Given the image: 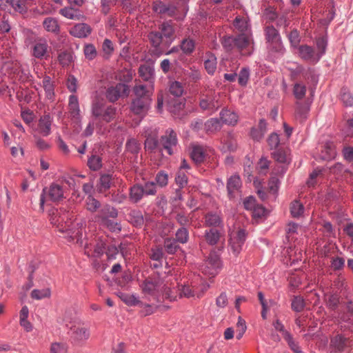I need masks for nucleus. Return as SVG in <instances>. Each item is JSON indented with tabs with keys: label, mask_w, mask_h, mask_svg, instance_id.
Instances as JSON below:
<instances>
[{
	"label": "nucleus",
	"mask_w": 353,
	"mask_h": 353,
	"mask_svg": "<svg viewBox=\"0 0 353 353\" xmlns=\"http://www.w3.org/2000/svg\"><path fill=\"white\" fill-rule=\"evenodd\" d=\"M87 165L92 171L100 170L103 165L101 156L97 152H92L88 157Z\"/></svg>",
	"instance_id": "30"
},
{
	"label": "nucleus",
	"mask_w": 353,
	"mask_h": 353,
	"mask_svg": "<svg viewBox=\"0 0 353 353\" xmlns=\"http://www.w3.org/2000/svg\"><path fill=\"white\" fill-rule=\"evenodd\" d=\"M314 70L311 68H305L303 65H298L292 71V77L294 81H299L301 79H307L312 77Z\"/></svg>",
	"instance_id": "21"
},
{
	"label": "nucleus",
	"mask_w": 353,
	"mask_h": 353,
	"mask_svg": "<svg viewBox=\"0 0 353 353\" xmlns=\"http://www.w3.org/2000/svg\"><path fill=\"white\" fill-rule=\"evenodd\" d=\"M220 118L223 123L227 125H234L237 123L239 116L236 112L230 110L224 109L220 113Z\"/></svg>",
	"instance_id": "28"
},
{
	"label": "nucleus",
	"mask_w": 353,
	"mask_h": 353,
	"mask_svg": "<svg viewBox=\"0 0 353 353\" xmlns=\"http://www.w3.org/2000/svg\"><path fill=\"white\" fill-rule=\"evenodd\" d=\"M208 151L210 150L203 146L194 145L191 152V157L196 163H201L208 156Z\"/></svg>",
	"instance_id": "23"
},
{
	"label": "nucleus",
	"mask_w": 353,
	"mask_h": 353,
	"mask_svg": "<svg viewBox=\"0 0 353 353\" xmlns=\"http://www.w3.org/2000/svg\"><path fill=\"white\" fill-rule=\"evenodd\" d=\"M42 86L45 91L46 97L50 101H52L54 96V85L50 77L46 76L42 80Z\"/></svg>",
	"instance_id": "34"
},
{
	"label": "nucleus",
	"mask_w": 353,
	"mask_h": 353,
	"mask_svg": "<svg viewBox=\"0 0 353 353\" xmlns=\"http://www.w3.org/2000/svg\"><path fill=\"white\" fill-rule=\"evenodd\" d=\"M304 211L303 205L299 201H294L290 205V212L293 217L301 216Z\"/></svg>",
	"instance_id": "44"
},
{
	"label": "nucleus",
	"mask_w": 353,
	"mask_h": 353,
	"mask_svg": "<svg viewBox=\"0 0 353 353\" xmlns=\"http://www.w3.org/2000/svg\"><path fill=\"white\" fill-rule=\"evenodd\" d=\"M151 99L135 98L131 104V110L136 114L145 115L149 108Z\"/></svg>",
	"instance_id": "16"
},
{
	"label": "nucleus",
	"mask_w": 353,
	"mask_h": 353,
	"mask_svg": "<svg viewBox=\"0 0 353 353\" xmlns=\"http://www.w3.org/2000/svg\"><path fill=\"white\" fill-rule=\"evenodd\" d=\"M12 10L21 14L25 13L28 10V5L21 0H12L11 11Z\"/></svg>",
	"instance_id": "48"
},
{
	"label": "nucleus",
	"mask_w": 353,
	"mask_h": 353,
	"mask_svg": "<svg viewBox=\"0 0 353 353\" xmlns=\"http://www.w3.org/2000/svg\"><path fill=\"white\" fill-rule=\"evenodd\" d=\"M100 205V202L91 196H89L85 200V208L91 212H96Z\"/></svg>",
	"instance_id": "50"
},
{
	"label": "nucleus",
	"mask_w": 353,
	"mask_h": 353,
	"mask_svg": "<svg viewBox=\"0 0 353 353\" xmlns=\"http://www.w3.org/2000/svg\"><path fill=\"white\" fill-rule=\"evenodd\" d=\"M159 29L165 40V45L170 44L175 38L174 29L171 21L163 23Z\"/></svg>",
	"instance_id": "17"
},
{
	"label": "nucleus",
	"mask_w": 353,
	"mask_h": 353,
	"mask_svg": "<svg viewBox=\"0 0 353 353\" xmlns=\"http://www.w3.org/2000/svg\"><path fill=\"white\" fill-rule=\"evenodd\" d=\"M71 338L76 343H81L90 336L88 330L85 327L74 326L71 327Z\"/></svg>",
	"instance_id": "18"
},
{
	"label": "nucleus",
	"mask_w": 353,
	"mask_h": 353,
	"mask_svg": "<svg viewBox=\"0 0 353 353\" xmlns=\"http://www.w3.org/2000/svg\"><path fill=\"white\" fill-rule=\"evenodd\" d=\"M72 57L70 52H63L59 54L58 60L62 66H68L72 61Z\"/></svg>",
	"instance_id": "58"
},
{
	"label": "nucleus",
	"mask_w": 353,
	"mask_h": 353,
	"mask_svg": "<svg viewBox=\"0 0 353 353\" xmlns=\"http://www.w3.org/2000/svg\"><path fill=\"white\" fill-rule=\"evenodd\" d=\"M234 29L239 32V34L245 32H251L248 21L245 17L237 16L233 22Z\"/></svg>",
	"instance_id": "29"
},
{
	"label": "nucleus",
	"mask_w": 353,
	"mask_h": 353,
	"mask_svg": "<svg viewBox=\"0 0 353 353\" xmlns=\"http://www.w3.org/2000/svg\"><path fill=\"white\" fill-rule=\"evenodd\" d=\"M204 225L211 228L223 229V223L221 216L213 212H209L205 216Z\"/></svg>",
	"instance_id": "19"
},
{
	"label": "nucleus",
	"mask_w": 353,
	"mask_h": 353,
	"mask_svg": "<svg viewBox=\"0 0 353 353\" xmlns=\"http://www.w3.org/2000/svg\"><path fill=\"white\" fill-rule=\"evenodd\" d=\"M194 41L190 38L184 39L181 43V49L187 54H191L194 51Z\"/></svg>",
	"instance_id": "45"
},
{
	"label": "nucleus",
	"mask_w": 353,
	"mask_h": 353,
	"mask_svg": "<svg viewBox=\"0 0 353 353\" xmlns=\"http://www.w3.org/2000/svg\"><path fill=\"white\" fill-rule=\"evenodd\" d=\"M59 13L62 16L72 20H80L83 17L79 10L70 7L61 9Z\"/></svg>",
	"instance_id": "36"
},
{
	"label": "nucleus",
	"mask_w": 353,
	"mask_h": 353,
	"mask_svg": "<svg viewBox=\"0 0 353 353\" xmlns=\"http://www.w3.org/2000/svg\"><path fill=\"white\" fill-rule=\"evenodd\" d=\"M237 148L236 141L232 137L228 136L223 141V145L222 150L224 152H234Z\"/></svg>",
	"instance_id": "46"
},
{
	"label": "nucleus",
	"mask_w": 353,
	"mask_h": 353,
	"mask_svg": "<svg viewBox=\"0 0 353 353\" xmlns=\"http://www.w3.org/2000/svg\"><path fill=\"white\" fill-rule=\"evenodd\" d=\"M117 215V210L114 207L106 204L103 205L102 208L99 210L97 218L99 219V221L101 222L103 221V219H114L116 218Z\"/></svg>",
	"instance_id": "24"
},
{
	"label": "nucleus",
	"mask_w": 353,
	"mask_h": 353,
	"mask_svg": "<svg viewBox=\"0 0 353 353\" xmlns=\"http://www.w3.org/2000/svg\"><path fill=\"white\" fill-rule=\"evenodd\" d=\"M207 288L208 287L204 285L202 287L201 291L199 292L197 288H195L194 286H190L189 285H181L180 287H179L178 290H176L174 288H171V290L174 292L176 296H179V297L183 296L186 298L196 296L197 298H200L207 290Z\"/></svg>",
	"instance_id": "10"
},
{
	"label": "nucleus",
	"mask_w": 353,
	"mask_h": 353,
	"mask_svg": "<svg viewBox=\"0 0 353 353\" xmlns=\"http://www.w3.org/2000/svg\"><path fill=\"white\" fill-rule=\"evenodd\" d=\"M175 181L176 184L181 188L184 187L188 183V177L183 170H179L176 174Z\"/></svg>",
	"instance_id": "60"
},
{
	"label": "nucleus",
	"mask_w": 353,
	"mask_h": 353,
	"mask_svg": "<svg viewBox=\"0 0 353 353\" xmlns=\"http://www.w3.org/2000/svg\"><path fill=\"white\" fill-rule=\"evenodd\" d=\"M48 45L47 41L40 39L37 41L33 48V55L37 59L47 58L48 56Z\"/></svg>",
	"instance_id": "20"
},
{
	"label": "nucleus",
	"mask_w": 353,
	"mask_h": 353,
	"mask_svg": "<svg viewBox=\"0 0 353 353\" xmlns=\"http://www.w3.org/2000/svg\"><path fill=\"white\" fill-rule=\"evenodd\" d=\"M128 92V86L119 83L114 86L109 87L106 90V97L110 102H115L120 97L125 96Z\"/></svg>",
	"instance_id": "11"
},
{
	"label": "nucleus",
	"mask_w": 353,
	"mask_h": 353,
	"mask_svg": "<svg viewBox=\"0 0 353 353\" xmlns=\"http://www.w3.org/2000/svg\"><path fill=\"white\" fill-rule=\"evenodd\" d=\"M64 192L63 186L58 183H53L49 188H45L40 196V208L43 210L46 197L52 201H59L65 197Z\"/></svg>",
	"instance_id": "6"
},
{
	"label": "nucleus",
	"mask_w": 353,
	"mask_h": 353,
	"mask_svg": "<svg viewBox=\"0 0 353 353\" xmlns=\"http://www.w3.org/2000/svg\"><path fill=\"white\" fill-rule=\"evenodd\" d=\"M221 268L219 255L215 251H212L208 259L201 266V272L209 276H216Z\"/></svg>",
	"instance_id": "5"
},
{
	"label": "nucleus",
	"mask_w": 353,
	"mask_h": 353,
	"mask_svg": "<svg viewBox=\"0 0 353 353\" xmlns=\"http://www.w3.org/2000/svg\"><path fill=\"white\" fill-rule=\"evenodd\" d=\"M43 26L46 30L53 33H59V25L57 20L53 17H47L43 22Z\"/></svg>",
	"instance_id": "37"
},
{
	"label": "nucleus",
	"mask_w": 353,
	"mask_h": 353,
	"mask_svg": "<svg viewBox=\"0 0 353 353\" xmlns=\"http://www.w3.org/2000/svg\"><path fill=\"white\" fill-rule=\"evenodd\" d=\"M136 98H146L151 99L152 86L150 84H138L134 87Z\"/></svg>",
	"instance_id": "25"
},
{
	"label": "nucleus",
	"mask_w": 353,
	"mask_h": 353,
	"mask_svg": "<svg viewBox=\"0 0 353 353\" xmlns=\"http://www.w3.org/2000/svg\"><path fill=\"white\" fill-rule=\"evenodd\" d=\"M353 341L352 339L341 334L336 335L330 341L331 347L337 353H341L351 347Z\"/></svg>",
	"instance_id": "12"
},
{
	"label": "nucleus",
	"mask_w": 353,
	"mask_h": 353,
	"mask_svg": "<svg viewBox=\"0 0 353 353\" xmlns=\"http://www.w3.org/2000/svg\"><path fill=\"white\" fill-rule=\"evenodd\" d=\"M113 177L110 174H103L99 179V190L103 192L110 188L112 184Z\"/></svg>",
	"instance_id": "38"
},
{
	"label": "nucleus",
	"mask_w": 353,
	"mask_h": 353,
	"mask_svg": "<svg viewBox=\"0 0 353 353\" xmlns=\"http://www.w3.org/2000/svg\"><path fill=\"white\" fill-rule=\"evenodd\" d=\"M49 217L51 224L55 226L60 232L67 229L68 223L72 220L74 215L65 208H52L49 211Z\"/></svg>",
	"instance_id": "4"
},
{
	"label": "nucleus",
	"mask_w": 353,
	"mask_h": 353,
	"mask_svg": "<svg viewBox=\"0 0 353 353\" xmlns=\"http://www.w3.org/2000/svg\"><path fill=\"white\" fill-rule=\"evenodd\" d=\"M272 155L273 159L279 163H290V159L287 155V153L285 152V151H284L283 150H276L275 152H274L272 154Z\"/></svg>",
	"instance_id": "49"
},
{
	"label": "nucleus",
	"mask_w": 353,
	"mask_h": 353,
	"mask_svg": "<svg viewBox=\"0 0 353 353\" xmlns=\"http://www.w3.org/2000/svg\"><path fill=\"white\" fill-rule=\"evenodd\" d=\"M253 39L251 32L239 34L235 37V48L243 54H250L253 50Z\"/></svg>",
	"instance_id": "8"
},
{
	"label": "nucleus",
	"mask_w": 353,
	"mask_h": 353,
	"mask_svg": "<svg viewBox=\"0 0 353 353\" xmlns=\"http://www.w3.org/2000/svg\"><path fill=\"white\" fill-rule=\"evenodd\" d=\"M84 226L85 222L74 223L71 220L68 223L67 229L63 233L65 234V237L70 241L81 244Z\"/></svg>",
	"instance_id": "7"
},
{
	"label": "nucleus",
	"mask_w": 353,
	"mask_h": 353,
	"mask_svg": "<svg viewBox=\"0 0 353 353\" xmlns=\"http://www.w3.org/2000/svg\"><path fill=\"white\" fill-rule=\"evenodd\" d=\"M153 10L157 13L165 14L169 17L174 16L176 12L175 8L167 7L163 3L159 1H156L153 3Z\"/></svg>",
	"instance_id": "31"
},
{
	"label": "nucleus",
	"mask_w": 353,
	"mask_h": 353,
	"mask_svg": "<svg viewBox=\"0 0 353 353\" xmlns=\"http://www.w3.org/2000/svg\"><path fill=\"white\" fill-rule=\"evenodd\" d=\"M316 48H317V50H316V52L318 56L319 57V58L321 59V57L323 56V54L325 52V48L327 46V41L325 38L320 37L316 39Z\"/></svg>",
	"instance_id": "57"
},
{
	"label": "nucleus",
	"mask_w": 353,
	"mask_h": 353,
	"mask_svg": "<svg viewBox=\"0 0 353 353\" xmlns=\"http://www.w3.org/2000/svg\"><path fill=\"white\" fill-rule=\"evenodd\" d=\"M216 64L217 62L216 57L213 54L208 52L204 61V66L209 74H213L215 72L216 70Z\"/></svg>",
	"instance_id": "33"
},
{
	"label": "nucleus",
	"mask_w": 353,
	"mask_h": 353,
	"mask_svg": "<svg viewBox=\"0 0 353 353\" xmlns=\"http://www.w3.org/2000/svg\"><path fill=\"white\" fill-rule=\"evenodd\" d=\"M176 241L181 243H185L188 239V232L185 228H179L176 233Z\"/></svg>",
	"instance_id": "59"
},
{
	"label": "nucleus",
	"mask_w": 353,
	"mask_h": 353,
	"mask_svg": "<svg viewBox=\"0 0 353 353\" xmlns=\"http://www.w3.org/2000/svg\"><path fill=\"white\" fill-rule=\"evenodd\" d=\"M144 195L142 185L136 184L130 188V199L132 202H139Z\"/></svg>",
	"instance_id": "35"
},
{
	"label": "nucleus",
	"mask_w": 353,
	"mask_h": 353,
	"mask_svg": "<svg viewBox=\"0 0 353 353\" xmlns=\"http://www.w3.org/2000/svg\"><path fill=\"white\" fill-rule=\"evenodd\" d=\"M176 144L177 137L176 132L172 129H168L165 134L161 136L159 141L152 135L148 136L145 141V148L151 152L154 150L162 152L164 150L168 154L172 155L173 154V148Z\"/></svg>",
	"instance_id": "2"
},
{
	"label": "nucleus",
	"mask_w": 353,
	"mask_h": 353,
	"mask_svg": "<svg viewBox=\"0 0 353 353\" xmlns=\"http://www.w3.org/2000/svg\"><path fill=\"white\" fill-rule=\"evenodd\" d=\"M205 128L207 132H214L221 128L220 121L217 119H210L205 123Z\"/></svg>",
	"instance_id": "53"
},
{
	"label": "nucleus",
	"mask_w": 353,
	"mask_h": 353,
	"mask_svg": "<svg viewBox=\"0 0 353 353\" xmlns=\"http://www.w3.org/2000/svg\"><path fill=\"white\" fill-rule=\"evenodd\" d=\"M141 293L150 301L161 302L163 299L174 301L176 296L171 287L164 283L159 275H152L143 281L140 285Z\"/></svg>",
	"instance_id": "1"
},
{
	"label": "nucleus",
	"mask_w": 353,
	"mask_h": 353,
	"mask_svg": "<svg viewBox=\"0 0 353 353\" xmlns=\"http://www.w3.org/2000/svg\"><path fill=\"white\" fill-rule=\"evenodd\" d=\"M148 38L154 48H159L161 44H165V40L159 31L151 32L148 35Z\"/></svg>",
	"instance_id": "42"
},
{
	"label": "nucleus",
	"mask_w": 353,
	"mask_h": 353,
	"mask_svg": "<svg viewBox=\"0 0 353 353\" xmlns=\"http://www.w3.org/2000/svg\"><path fill=\"white\" fill-rule=\"evenodd\" d=\"M70 32L72 35L83 38L86 37L91 32L90 27L86 23H79L72 27Z\"/></svg>",
	"instance_id": "26"
},
{
	"label": "nucleus",
	"mask_w": 353,
	"mask_h": 353,
	"mask_svg": "<svg viewBox=\"0 0 353 353\" xmlns=\"http://www.w3.org/2000/svg\"><path fill=\"white\" fill-rule=\"evenodd\" d=\"M241 181L238 175L231 176L227 183L228 194L230 199L235 197V193L239 190Z\"/></svg>",
	"instance_id": "22"
},
{
	"label": "nucleus",
	"mask_w": 353,
	"mask_h": 353,
	"mask_svg": "<svg viewBox=\"0 0 353 353\" xmlns=\"http://www.w3.org/2000/svg\"><path fill=\"white\" fill-rule=\"evenodd\" d=\"M100 224L106 228H108L109 230L114 232H119L121 230V226L119 223L115 221L113 219H103V221L99 222Z\"/></svg>",
	"instance_id": "40"
},
{
	"label": "nucleus",
	"mask_w": 353,
	"mask_h": 353,
	"mask_svg": "<svg viewBox=\"0 0 353 353\" xmlns=\"http://www.w3.org/2000/svg\"><path fill=\"white\" fill-rule=\"evenodd\" d=\"M117 296L127 305L133 306L140 303L134 295L119 292Z\"/></svg>",
	"instance_id": "43"
},
{
	"label": "nucleus",
	"mask_w": 353,
	"mask_h": 353,
	"mask_svg": "<svg viewBox=\"0 0 353 353\" xmlns=\"http://www.w3.org/2000/svg\"><path fill=\"white\" fill-rule=\"evenodd\" d=\"M249 77H250L249 70L245 68H242L239 74V78H238L239 83L241 85H245L249 79Z\"/></svg>",
	"instance_id": "62"
},
{
	"label": "nucleus",
	"mask_w": 353,
	"mask_h": 353,
	"mask_svg": "<svg viewBox=\"0 0 353 353\" xmlns=\"http://www.w3.org/2000/svg\"><path fill=\"white\" fill-rule=\"evenodd\" d=\"M67 347L64 343H54L51 345L50 353H66Z\"/></svg>",
	"instance_id": "64"
},
{
	"label": "nucleus",
	"mask_w": 353,
	"mask_h": 353,
	"mask_svg": "<svg viewBox=\"0 0 353 353\" xmlns=\"http://www.w3.org/2000/svg\"><path fill=\"white\" fill-rule=\"evenodd\" d=\"M93 248V253L91 254L93 256H101L105 250V243L102 241H96L94 245L92 246L90 245H85V252L88 254V256L90 255V251Z\"/></svg>",
	"instance_id": "32"
},
{
	"label": "nucleus",
	"mask_w": 353,
	"mask_h": 353,
	"mask_svg": "<svg viewBox=\"0 0 353 353\" xmlns=\"http://www.w3.org/2000/svg\"><path fill=\"white\" fill-rule=\"evenodd\" d=\"M299 56L303 60L312 63H316L320 58L316 50L307 45H301L298 47Z\"/></svg>",
	"instance_id": "14"
},
{
	"label": "nucleus",
	"mask_w": 353,
	"mask_h": 353,
	"mask_svg": "<svg viewBox=\"0 0 353 353\" xmlns=\"http://www.w3.org/2000/svg\"><path fill=\"white\" fill-rule=\"evenodd\" d=\"M309 110L310 108L307 105L297 102L296 108V116L301 119H304L306 118Z\"/></svg>",
	"instance_id": "52"
},
{
	"label": "nucleus",
	"mask_w": 353,
	"mask_h": 353,
	"mask_svg": "<svg viewBox=\"0 0 353 353\" xmlns=\"http://www.w3.org/2000/svg\"><path fill=\"white\" fill-rule=\"evenodd\" d=\"M164 247L168 254H172L178 249V245L174 239H166L164 241Z\"/></svg>",
	"instance_id": "55"
},
{
	"label": "nucleus",
	"mask_w": 353,
	"mask_h": 353,
	"mask_svg": "<svg viewBox=\"0 0 353 353\" xmlns=\"http://www.w3.org/2000/svg\"><path fill=\"white\" fill-rule=\"evenodd\" d=\"M305 307V302L301 296H294L292 301V309L295 312H301Z\"/></svg>",
	"instance_id": "54"
},
{
	"label": "nucleus",
	"mask_w": 353,
	"mask_h": 353,
	"mask_svg": "<svg viewBox=\"0 0 353 353\" xmlns=\"http://www.w3.org/2000/svg\"><path fill=\"white\" fill-rule=\"evenodd\" d=\"M347 314H343L341 319L343 321H353V302H349L347 305Z\"/></svg>",
	"instance_id": "63"
},
{
	"label": "nucleus",
	"mask_w": 353,
	"mask_h": 353,
	"mask_svg": "<svg viewBox=\"0 0 353 353\" xmlns=\"http://www.w3.org/2000/svg\"><path fill=\"white\" fill-rule=\"evenodd\" d=\"M245 232L244 230L240 229L236 232L231 234L230 240L233 241H237L240 244H244V242L245 241Z\"/></svg>",
	"instance_id": "61"
},
{
	"label": "nucleus",
	"mask_w": 353,
	"mask_h": 353,
	"mask_svg": "<svg viewBox=\"0 0 353 353\" xmlns=\"http://www.w3.org/2000/svg\"><path fill=\"white\" fill-rule=\"evenodd\" d=\"M205 242L210 245H215L225 241L223 229L210 228L206 230L204 234Z\"/></svg>",
	"instance_id": "13"
},
{
	"label": "nucleus",
	"mask_w": 353,
	"mask_h": 353,
	"mask_svg": "<svg viewBox=\"0 0 353 353\" xmlns=\"http://www.w3.org/2000/svg\"><path fill=\"white\" fill-rule=\"evenodd\" d=\"M68 112L70 119L76 123H79L81 116L79 105L78 98L76 95H70L68 101Z\"/></svg>",
	"instance_id": "15"
},
{
	"label": "nucleus",
	"mask_w": 353,
	"mask_h": 353,
	"mask_svg": "<svg viewBox=\"0 0 353 353\" xmlns=\"http://www.w3.org/2000/svg\"><path fill=\"white\" fill-rule=\"evenodd\" d=\"M199 105L203 110L213 111L218 109L219 104L216 99L215 92L212 90L202 92L200 96Z\"/></svg>",
	"instance_id": "9"
},
{
	"label": "nucleus",
	"mask_w": 353,
	"mask_h": 353,
	"mask_svg": "<svg viewBox=\"0 0 353 353\" xmlns=\"http://www.w3.org/2000/svg\"><path fill=\"white\" fill-rule=\"evenodd\" d=\"M221 43L227 51H231L235 48V37H223L221 39Z\"/></svg>",
	"instance_id": "56"
},
{
	"label": "nucleus",
	"mask_w": 353,
	"mask_h": 353,
	"mask_svg": "<svg viewBox=\"0 0 353 353\" xmlns=\"http://www.w3.org/2000/svg\"><path fill=\"white\" fill-rule=\"evenodd\" d=\"M91 112L94 118L105 123L112 121L116 115V108L112 105L105 106V100L98 94L92 101Z\"/></svg>",
	"instance_id": "3"
},
{
	"label": "nucleus",
	"mask_w": 353,
	"mask_h": 353,
	"mask_svg": "<svg viewBox=\"0 0 353 353\" xmlns=\"http://www.w3.org/2000/svg\"><path fill=\"white\" fill-rule=\"evenodd\" d=\"M265 37L268 42L277 43L279 40L278 31L272 26H267L265 29Z\"/></svg>",
	"instance_id": "41"
},
{
	"label": "nucleus",
	"mask_w": 353,
	"mask_h": 353,
	"mask_svg": "<svg viewBox=\"0 0 353 353\" xmlns=\"http://www.w3.org/2000/svg\"><path fill=\"white\" fill-rule=\"evenodd\" d=\"M184 85L178 81H171L169 85V91L174 97H179L184 93Z\"/></svg>",
	"instance_id": "39"
},
{
	"label": "nucleus",
	"mask_w": 353,
	"mask_h": 353,
	"mask_svg": "<svg viewBox=\"0 0 353 353\" xmlns=\"http://www.w3.org/2000/svg\"><path fill=\"white\" fill-rule=\"evenodd\" d=\"M52 119L49 114L42 116L39 121V132L43 136H48L51 132Z\"/></svg>",
	"instance_id": "27"
},
{
	"label": "nucleus",
	"mask_w": 353,
	"mask_h": 353,
	"mask_svg": "<svg viewBox=\"0 0 353 353\" xmlns=\"http://www.w3.org/2000/svg\"><path fill=\"white\" fill-rule=\"evenodd\" d=\"M306 93V86L300 82H297L294 84L293 88V94L296 99H302Z\"/></svg>",
	"instance_id": "47"
},
{
	"label": "nucleus",
	"mask_w": 353,
	"mask_h": 353,
	"mask_svg": "<svg viewBox=\"0 0 353 353\" xmlns=\"http://www.w3.org/2000/svg\"><path fill=\"white\" fill-rule=\"evenodd\" d=\"M50 290L45 288L42 290H34L31 292V297L34 299L40 300L44 298L50 297Z\"/></svg>",
	"instance_id": "51"
}]
</instances>
